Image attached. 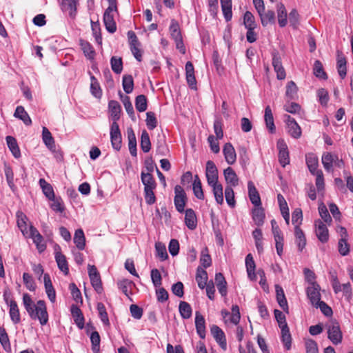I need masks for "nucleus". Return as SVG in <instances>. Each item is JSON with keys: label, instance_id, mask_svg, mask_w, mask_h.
<instances>
[{"label": "nucleus", "instance_id": "nucleus-29", "mask_svg": "<svg viewBox=\"0 0 353 353\" xmlns=\"http://www.w3.org/2000/svg\"><path fill=\"white\" fill-rule=\"evenodd\" d=\"M71 313L77 325L82 329L84 327V317L81 310L77 306L72 305Z\"/></svg>", "mask_w": 353, "mask_h": 353}, {"label": "nucleus", "instance_id": "nucleus-14", "mask_svg": "<svg viewBox=\"0 0 353 353\" xmlns=\"http://www.w3.org/2000/svg\"><path fill=\"white\" fill-rule=\"evenodd\" d=\"M210 332L216 341L219 344L223 350H226L227 343L224 332L217 325H212Z\"/></svg>", "mask_w": 353, "mask_h": 353}, {"label": "nucleus", "instance_id": "nucleus-33", "mask_svg": "<svg viewBox=\"0 0 353 353\" xmlns=\"http://www.w3.org/2000/svg\"><path fill=\"white\" fill-rule=\"evenodd\" d=\"M294 235L298 249L300 252H302L306 245V239L300 227L294 228Z\"/></svg>", "mask_w": 353, "mask_h": 353}, {"label": "nucleus", "instance_id": "nucleus-40", "mask_svg": "<svg viewBox=\"0 0 353 353\" xmlns=\"http://www.w3.org/2000/svg\"><path fill=\"white\" fill-rule=\"evenodd\" d=\"M39 183L45 196L49 200L54 199L55 195L52 185L44 179H40Z\"/></svg>", "mask_w": 353, "mask_h": 353}, {"label": "nucleus", "instance_id": "nucleus-56", "mask_svg": "<svg viewBox=\"0 0 353 353\" xmlns=\"http://www.w3.org/2000/svg\"><path fill=\"white\" fill-rule=\"evenodd\" d=\"M281 330V341L284 345L285 348L289 350L291 348L292 337L290 333L289 328H283Z\"/></svg>", "mask_w": 353, "mask_h": 353}, {"label": "nucleus", "instance_id": "nucleus-5", "mask_svg": "<svg viewBox=\"0 0 353 353\" xmlns=\"http://www.w3.org/2000/svg\"><path fill=\"white\" fill-rule=\"evenodd\" d=\"M284 117L288 134L294 139H299L302 134L301 128L299 125L290 115L286 114Z\"/></svg>", "mask_w": 353, "mask_h": 353}, {"label": "nucleus", "instance_id": "nucleus-12", "mask_svg": "<svg viewBox=\"0 0 353 353\" xmlns=\"http://www.w3.org/2000/svg\"><path fill=\"white\" fill-rule=\"evenodd\" d=\"M272 65L276 73V78L279 80H283L286 77L285 70L282 65L281 57L277 52L272 54Z\"/></svg>", "mask_w": 353, "mask_h": 353}, {"label": "nucleus", "instance_id": "nucleus-23", "mask_svg": "<svg viewBox=\"0 0 353 353\" xmlns=\"http://www.w3.org/2000/svg\"><path fill=\"white\" fill-rule=\"evenodd\" d=\"M214 280L219 293L223 296H226L228 292L227 282L223 274L221 272L216 273L215 274Z\"/></svg>", "mask_w": 353, "mask_h": 353}, {"label": "nucleus", "instance_id": "nucleus-42", "mask_svg": "<svg viewBox=\"0 0 353 353\" xmlns=\"http://www.w3.org/2000/svg\"><path fill=\"white\" fill-rule=\"evenodd\" d=\"M141 179L142 183L144 185V189L156 188V181L150 173H145L144 172H142L141 174Z\"/></svg>", "mask_w": 353, "mask_h": 353}, {"label": "nucleus", "instance_id": "nucleus-52", "mask_svg": "<svg viewBox=\"0 0 353 353\" xmlns=\"http://www.w3.org/2000/svg\"><path fill=\"white\" fill-rule=\"evenodd\" d=\"M170 32L172 38L174 41L182 39L179 25L178 22L174 19H172L171 21V24L170 26Z\"/></svg>", "mask_w": 353, "mask_h": 353}, {"label": "nucleus", "instance_id": "nucleus-2", "mask_svg": "<svg viewBox=\"0 0 353 353\" xmlns=\"http://www.w3.org/2000/svg\"><path fill=\"white\" fill-rule=\"evenodd\" d=\"M107 1L109 3V6L104 12L103 22L106 30L110 33H114L117 30V26L112 12L117 11V1L116 0Z\"/></svg>", "mask_w": 353, "mask_h": 353}, {"label": "nucleus", "instance_id": "nucleus-11", "mask_svg": "<svg viewBox=\"0 0 353 353\" xmlns=\"http://www.w3.org/2000/svg\"><path fill=\"white\" fill-rule=\"evenodd\" d=\"M306 293L312 305L321 301L320 286L318 283H312L307 288Z\"/></svg>", "mask_w": 353, "mask_h": 353}, {"label": "nucleus", "instance_id": "nucleus-10", "mask_svg": "<svg viewBox=\"0 0 353 353\" xmlns=\"http://www.w3.org/2000/svg\"><path fill=\"white\" fill-rule=\"evenodd\" d=\"M30 237L32 239L34 243L39 252H43L46 248V245L43 243V238L37 229L32 225L30 227Z\"/></svg>", "mask_w": 353, "mask_h": 353}, {"label": "nucleus", "instance_id": "nucleus-20", "mask_svg": "<svg viewBox=\"0 0 353 353\" xmlns=\"http://www.w3.org/2000/svg\"><path fill=\"white\" fill-rule=\"evenodd\" d=\"M185 74L189 86L192 89L196 88V81L194 76V69L190 61H188L185 64Z\"/></svg>", "mask_w": 353, "mask_h": 353}, {"label": "nucleus", "instance_id": "nucleus-58", "mask_svg": "<svg viewBox=\"0 0 353 353\" xmlns=\"http://www.w3.org/2000/svg\"><path fill=\"white\" fill-rule=\"evenodd\" d=\"M225 201L229 206L234 208L236 201L234 199V192L231 186H226L225 188Z\"/></svg>", "mask_w": 353, "mask_h": 353}, {"label": "nucleus", "instance_id": "nucleus-15", "mask_svg": "<svg viewBox=\"0 0 353 353\" xmlns=\"http://www.w3.org/2000/svg\"><path fill=\"white\" fill-rule=\"evenodd\" d=\"M248 194L250 201L255 207H259L261 205V198L259 194L256 189L252 181L248 183Z\"/></svg>", "mask_w": 353, "mask_h": 353}, {"label": "nucleus", "instance_id": "nucleus-28", "mask_svg": "<svg viewBox=\"0 0 353 353\" xmlns=\"http://www.w3.org/2000/svg\"><path fill=\"white\" fill-rule=\"evenodd\" d=\"M261 24L263 27L267 26L269 23H275V14L274 12L272 10H268L267 12L263 10L261 13H258Z\"/></svg>", "mask_w": 353, "mask_h": 353}, {"label": "nucleus", "instance_id": "nucleus-8", "mask_svg": "<svg viewBox=\"0 0 353 353\" xmlns=\"http://www.w3.org/2000/svg\"><path fill=\"white\" fill-rule=\"evenodd\" d=\"M55 260L59 269L63 272L65 275L69 273V268L65 256L61 253V248L59 245H54Z\"/></svg>", "mask_w": 353, "mask_h": 353}, {"label": "nucleus", "instance_id": "nucleus-55", "mask_svg": "<svg viewBox=\"0 0 353 353\" xmlns=\"http://www.w3.org/2000/svg\"><path fill=\"white\" fill-rule=\"evenodd\" d=\"M313 73L317 78L323 79H327V76L323 70V65L319 60H316L314 62Z\"/></svg>", "mask_w": 353, "mask_h": 353}, {"label": "nucleus", "instance_id": "nucleus-64", "mask_svg": "<svg viewBox=\"0 0 353 353\" xmlns=\"http://www.w3.org/2000/svg\"><path fill=\"white\" fill-rule=\"evenodd\" d=\"M305 347L306 353H319L317 343L313 339H306Z\"/></svg>", "mask_w": 353, "mask_h": 353}, {"label": "nucleus", "instance_id": "nucleus-57", "mask_svg": "<svg viewBox=\"0 0 353 353\" xmlns=\"http://www.w3.org/2000/svg\"><path fill=\"white\" fill-rule=\"evenodd\" d=\"M111 68L116 74H120L123 70V61L121 57H112L110 59Z\"/></svg>", "mask_w": 353, "mask_h": 353}, {"label": "nucleus", "instance_id": "nucleus-4", "mask_svg": "<svg viewBox=\"0 0 353 353\" xmlns=\"http://www.w3.org/2000/svg\"><path fill=\"white\" fill-rule=\"evenodd\" d=\"M174 203L176 209L179 212L182 213L185 211V205L187 201L185 192L181 185H176L174 187Z\"/></svg>", "mask_w": 353, "mask_h": 353}, {"label": "nucleus", "instance_id": "nucleus-37", "mask_svg": "<svg viewBox=\"0 0 353 353\" xmlns=\"http://www.w3.org/2000/svg\"><path fill=\"white\" fill-rule=\"evenodd\" d=\"M196 281L198 286L201 289H204L208 283L207 272L203 268L199 267L196 270Z\"/></svg>", "mask_w": 353, "mask_h": 353}, {"label": "nucleus", "instance_id": "nucleus-48", "mask_svg": "<svg viewBox=\"0 0 353 353\" xmlns=\"http://www.w3.org/2000/svg\"><path fill=\"white\" fill-rule=\"evenodd\" d=\"M17 225L21 232L25 235L28 234V218L27 216L21 212H18L17 214Z\"/></svg>", "mask_w": 353, "mask_h": 353}, {"label": "nucleus", "instance_id": "nucleus-46", "mask_svg": "<svg viewBox=\"0 0 353 353\" xmlns=\"http://www.w3.org/2000/svg\"><path fill=\"white\" fill-rule=\"evenodd\" d=\"M265 214L263 208L259 206L254 208L252 211V219L255 224L258 226L262 225L264 222Z\"/></svg>", "mask_w": 353, "mask_h": 353}, {"label": "nucleus", "instance_id": "nucleus-31", "mask_svg": "<svg viewBox=\"0 0 353 353\" xmlns=\"http://www.w3.org/2000/svg\"><path fill=\"white\" fill-rule=\"evenodd\" d=\"M185 214V223L186 226L194 230L196 227V217L194 211L192 209H187Z\"/></svg>", "mask_w": 353, "mask_h": 353}, {"label": "nucleus", "instance_id": "nucleus-41", "mask_svg": "<svg viewBox=\"0 0 353 353\" xmlns=\"http://www.w3.org/2000/svg\"><path fill=\"white\" fill-rule=\"evenodd\" d=\"M210 186L212 188V192L216 203L220 205L223 204L224 200L222 185L218 182L214 184L210 185Z\"/></svg>", "mask_w": 353, "mask_h": 353}, {"label": "nucleus", "instance_id": "nucleus-39", "mask_svg": "<svg viewBox=\"0 0 353 353\" xmlns=\"http://www.w3.org/2000/svg\"><path fill=\"white\" fill-rule=\"evenodd\" d=\"M14 116L23 121L25 125H30L32 120L23 106H17Z\"/></svg>", "mask_w": 353, "mask_h": 353}, {"label": "nucleus", "instance_id": "nucleus-27", "mask_svg": "<svg viewBox=\"0 0 353 353\" xmlns=\"http://www.w3.org/2000/svg\"><path fill=\"white\" fill-rule=\"evenodd\" d=\"M129 151L132 156H137V139L132 128H129L127 130Z\"/></svg>", "mask_w": 353, "mask_h": 353}, {"label": "nucleus", "instance_id": "nucleus-30", "mask_svg": "<svg viewBox=\"0 0 353 353\" xmlns=\"http://www.w3.org/2000/svg\"><path fill=\"white\" fill-rule=\"evenodd\" d=\"M4 173L9 188L11 189L12 192L14 193L17 188L14 184V172L12 168L9 165H4Z\"/></svg>", "mask_w": 353, "mask_h": 353}, {"label": "nucleus", "instance_id": "nucleus-6", "mask_svg": "<svg viewBox=\"0 0 353 353\" xmlns=\"http://www.w3.org/2000/svg\"><path fill=\"white\" fill-rule=\"evenodd\" d=\"M110 139L113 148L119 150L121 148V134L117 122H112L111 125Z\"/></svg>", "mask_w": 353, "mask_h": 353}, {"label": "nucleus", "instance_id": "nucleus-7", "mask_svg": "<svg viewBox=\"0 0 353 353\" xmlns=\"http://www.w3.org/2000/svg\"><path fill=\"white\" fill-rule=\"evenodd\" d=\"M277 148L279 150V161L282 167H285L290 163V157L288 146L283 139H279L277 141Z\"/></svg>", "mask_w": 353, "mask_h": 353}, {"label": "nucleus", "instance_id": "nucleus-51", "mask_svg": "<svg viewBox=\"0 0 353 353\" xmlns=\"http://www.w3.org/2000/svg\"><path fill=\"white\" fill-rule=\"evenodd\" d=\"M298 88L293 81L287 83L285 96L290 99H295L297 97Z\"/></svg>", "mask_w": 353, "mask_h": 353}, {"label": "nucleus", "instance_id": "nucleus-49", "mask_svg": "<svg viewBox=\"0 0 353 353\" xmlns=\"http://www.w3.org/2000/svg\"><path fill=\"white\" fill-rule=\"evenodd\" d=\"M122 85L125 93L130 94L134 89V80L132 75L125 74L123 76Z\"/></svg>", "mask_w": 353, "mask_h": 353}, {"label": "nucleus", "instance_id": "nucleus-50", "mask_svg": "<svg viewBox=\"0 0 353 353\" xmlns=\"http://www.w3.org/2000/svg\"><path fill=\"white\" fill-rule=\"evenodd\" d=\"M336 155L327 152L322 156V163L325 170L330 171Z\"/></svg>", "mask_w": 353, "mask_h": 353}, {"label": "nucleus", "instance_id": "nucleus-1", "mask_svg": "<svg viewBox=\"0 0 353 353\" xmlns=\"http://www.w3.org/2000/svg\"><path fill=\"white\" fill-rule=\"evenodd\" d=\"M28 314L33 320H39L41 325L47 324L48 321V314L46 305L44 301H38L34 307L32 308Z\"/></svg>", "mask_w": 353, "mask_h": 353}, {"label": "nucleus", "instance_id": "nucleus-36", "mask_svg": "<svg viewBox=\"0 0 353 353\" xmlns=\"http://www.w3.org/2000/svg\"><path fill=\"white\" fill-rule=\"evenodd\" d=\"M73 240L79 250H84L85 246V238L82 229H78L75 231Z\"/></svg>", "mask_w": 353, "mask_h": 353}, {"label": "nucleus", "instance_id": "nucleus-63", "mask_svg": "<svg viewBox=\"0 0 353 353\" xmlns=\"http://www.w3.org/2000/svg\"><path fill=\"white\" fill-rule=\"evenodd\" d=\"M91 84H90V90L92 94L97 98H100L101 96V90L99 86V84L97 80V79L92 76L91 78Z\"/></svg>", "mask_w": 353, "mask_h": 353}, {"label": "nucleus", "instance_id": "nucleus-32", "mask_svg": "<svg viewBox=\"0 0 353 353\" xmlns=\"http://www.w3.org/2000/svg\"><path fill=\"white\" fill-rule=\"evenodd\" d=\"M10 310L9 314L12 321L17 324L20 322V313L17 302L14 300H10Z\"/></svg>", "mask_w": 353, "mask_h": 353}, {"label": "nucleus", "instance_id": "nucleus-38", "mask_svg": "<svg viewBox=\"0 0 353 353\" xmlns=\"http://www.w3.org/2000/svg\"><path fill=\"white\" fill-rule=\"evenodd\" d=\"M306 163L310 172L312 174H315L319 170L317 169L319 161L318 158L313 154H308L305 157Z\"/></svg>", "mask_w": 353, "mask_h": 353}, {"label": "nucleus", "instance_id": "nucleus-62", "mask_svg": "<svg viewBox=\"0 0 353 353\" xmlns=\"http://www.w3.org/2000/svg\"><path fill=\"white\" fill-rule=\"evenodd\" d=\"M0 343L7 352L10 351L11 347L8 336L4 328L0 327Z\"/></svg>", "mask_w": 353, "mask_h": 353}, {"label": "nucleus", "instance_id": "nucleus-3", "mask_svg": "<svg viewBox=\"0 0 353 353\" xmlns=\"http://www.w3.org/2000/svg\"><path fill=\"white\" fill-rule=\"evenodd\" d=\"M327 330V337L334 345L340 344L342 342L343 334L339 323L331 321L325 325Z\"/></svg>", "mask_w": 353, "mask_h": 353}, {"label": "nucleus", "instance_id": "nucleus-59", "mask_svg": "<svg viewBox=\"0 0 353 353\" xmlns=\"http://www.w3.org/2000/svg\"><path fill=\"white\" fill-rule=\"evenodd\" d=\"M135 106L139 112H144L147 109V99L143 94L139 95L135 99Z\"/></svg>", "mask_w": 353, "mask_h": 353}, {"label": "nucleus", "instance_id": "nucleus-60", "mask_svg": "<svg viewBox=\"0 0 353 353\" xmlns=\"http://www.w3.org/2000/svg\"><path fill=\"white\" fill-rule=\"evenodd\" d=\"M155 250L157 252V256L161 260L165 261L168 259V255L167 253V250L165 246L163 243L161 242H157L155 243Z\"/></svg>", "mask_w": 353, "mask_h": 353}, {"label": "nucleus", "instance_id": "nucleus-16", "mask_svg": "<svg viewBox=\"0 0 353 353\" xmlns=\"http://www.w3.org/2000/svg\"><path fill=\"white\" fill-rule=\"evenodd\" d=\"M205 321L203 316L199 312L195 313V326L196 332L201 339L205 337Z\"/></svg>", "mask_w": 353, "mask_h": 353}, {"label": "nucleus", "instance_id": "nucleus-35", "mask_svg": "<svg viewBox=\"0 0 353 353\" xmlns=\"http://www.w3.org/2000/svg\"><path fill=\"white\" fill-rule=\"evenodd\" d=\"M109 109L113 122H117L120 118V113L121 110L120 104L116 101H110L109 102Z\"/></svg>", "mask_w": 353, "mask_h": 353}, {"label": "nucleus", "instance_id": "nucleus-25", "mask_svg": "<svg viewBox=\"0 0 353 353\" xmlns=\"http://www.w3.org/2000/svg\"><path fill=\"white\" fill-rule=\"evenodd\" d=\"M46 292L48 299L52 303H54L56 300V292L52 286L50 276L45 274L43 276Z\"/></svg>", "mask_w": 353, "mask_h": 353}, {"label": "nucleus", "instance_id": "nucleus-26", "mask_svg": "<svg viewBox=\"0 0 353 353\" xmlns=\"http://www.w3.org/2000/svg\"><path fill=\"white\" fill-rule=\"evenodd\" d=\"M276 300L279 306L286 312H288V302L283 288L279 285H275Z\"/></svg>", "mask_w": 353, "mask_h": 353}, {"label": "nucleus", "instance_id": "nucleus-22", "mask_svg": "<svg viewBox=\"0 0 353 353\" xmlns=\"http://www.w3.org/2000/svg\"><path fill=\"white\" fill-rule=\"evenodd\" d=\"M42 138L46 147L52 152H55L56 146L54 138L52 137L50 132L46 127H43Z\"/></svg>", "mask_w": 353, "mask_h": 353}, {"label": "nucleus", "instance_id": "nucleus-54", "mask_svg": "<svg viewBox=\"0 0 353 353\" xmlns=\"http://www.w3.org/2000/svg\"><path fill=\"white\" fill-rule=\"evenodd\" d=\"M141 148L144 152H148L151 148L150 137L146 130H143L141 133Z\"/></svg>", "mask_w": 353, "mask_h": 353}, {"label": "nucleus", "instance_id": "nucleus-47", "mask_svg": "<svg viewBox=\"0 0 353 353\" xmlns=\"http://www.w3.org/2000/svg\"><path fill=\"white\" fill-rule=\"evenodd\" d=\"M179 310L181 317L184 319H188L192 316V307L187 302L181 301L179 305Z\"/></svg>", "mask_w": 353, "mask_h": 353}, {"label": "nucleus", "instance_id": "nucleus-53", "mask_svg": "<svg viewBox=\"0 0 353 353\" xmlns=\"http://www.w3.org/2000/svg\"><path fill=\"white\" fill-rule=\"evenodd\" d=\"M243 23L246 29H255L256 23L254 15L250 12L246 11L243 16Z\"/></svg>", "mask_w": 353, "mask_h": 353}, {"label": "nucleus", "instance_id": "nucleus-44", "mask_svg": "<svg viewBox=\"0 0 353 353\" xmlns=\"http://www.w3.org/2000/svg\"><path fill=\"white\" fill-rule=\"evenodd\" d=\"M80 46L84 55L89 59H94L95 52L91 44L86 41L81 40Z\"/></svg>", "mask_w": 353, "mask_h": 353}, {"label": "nucleus", "instance_id": "nucleus-21", "mask_svg": "<svg viewBox=\"0 0 353 353\" xmlns=\"http://www.w3.org/2000/svg\"><path fill=\"white\" fill-rule=\"evenodd\" d=\"M223 174L226 182L230 184L228 186L235 187L239 184V178L234 170L228 167L223 171Z\"/></svg>", "mask_w": 353, "mask_h": 353}, {"label": "nucleus", "instance_id": "nucleus-19", "mask_svg": "<svg viewBox=\"0 0 353 353\" xmlns=\"http://www.w3.org/2000/svg\"><path fill=\"white\" fill-rule=\"evenodd\" d=\"M245 266L248 278L251 281H255L256 279L255 274L256 265L251 254H248L245 257Z\"/></svg>", "mask_w": 353, "mask_h": 353}, {"label": "nucleus", "instance_id": "nucleus-24", "mask_svg": "<svg viewBox=\"0 0 353 353\" xmlns=\"http://www.w3.org/2000/svg\"><path fill=\"white\" fill-rule=\"evenodd\" d=\"M264 120L269 132L272 134L276 132V128L274 122V117L272 110L269 105L265 109Z\"/></svg>", "mask_w": 353, "mask_h": 353}, {"label": "nucleus", "instance_id": "nucleus-9", "mask_svg": "<svg viewBox=\"0 0 353 353\" xmlns=\"http://www.w3.org/2000/svg\"><path fill=\"white\" fill-rule=\"evenodd\" d=\"M205 176L209 185L218 183V170L215 164L211 161H208L206 163Z\"/></svg>", "mask_w": 353, "mask_h": 353}, {"label": "nucleus", "instance_id": "nucleus-61", "mask_svg": "<svg viewBox=\"0 0 353 353\" xmlns=\"http://www.w3.org/2000/svg\"><path fill=\"white\" fill-rule=\"evenodd\" d=\"M97 310L99 312V317L103 323L105 325H109L110 321L104 304L102 303H98Z\"/></svg>", "mask_w": 353, "mask_h": 353}, {"label": "nucleus", "instance_id": "nucleus-17", "mask_svg": "<svg viewBox=\"0 0 353 353\" xmlns=\"http://www.w3.org/2000/svg\"><path fill=\"white\" fill-rule=\"evenodd\" d=\"M223 152L225 161L228 164L232 165L235 163L236 159V154L233 145L230 143H227L225 144L223 149Z\"/></svg>", "mask_w": 353, "mask_h": 353}, {"label": "nucleus", "instance_id": "nucleus-18", "mask_svg": "<svg viewBox=\"0 0 353 353\" xmlns=\"http://www.w3.org/2000/svg\"><path fill=\"white\" fill-rule=\"evenodd\" d=\"M77 1L74 0H62L61 8L63 12H68L71 18H74L77 12Z\"/></svg>", "mask_w": 353, "mask_h": 353}, {"label": "nucleus", "instance_id": "nucleus-45", "mask_svg": "<svg viewBox=\"0 0 353 353\" xmlns=\"http://www.w3.org/2000/svg\"><path fill=\"white\" fill-rule=\"evenodd\" d=\"M120 98L123 103V105L125 107V109L127 112V113L129 114V116L131 117L132 120L135 119L134 117V111L132 106V104L130 101V97L126 95H123L122 93L120 92Z\"/></svg>", "mask_w": 353, "mask_h": 353}, {"label": "nucleus", "instance_id": "nucleus-43", "mask_svg": "<svg viewBox=\"0 0 353 353\" xmlns=\"http://www.w3.org/2000/svg\"><path fill=\"white\" fill-rule=\"evenodd\" d=\"M192 185V190L194 196L199 199L203 200L204 194L202 189L201 182L198 175L194 176Z\"/></svg>", "mask_w": 353, "mask_h": 353}, {"label": "nucleus", "instance_id": "nucleus-34", "mask_svg": "<svg viewBox=\"0 0 353 353\" xmlns=\"http://www.w3.org/2000/svg\"><path fill=\"white\" fill-rule=\"evenodd\" d=\"M6 139L8 147L13 156L15 158H19L21 157V152L16 139L11 136H7Z\"/></svg>", "mask_w": 353, "mask_h": 353}, {"label": "nucleus", "instance_id": "nucleus-13", "mask_svg": "<svg viewBox=\"0 0 353 353\" xmlns=\"http://www.w3.org/2000/svg\"><path fill=\"white\" fill-rule=\"evenodd\" d=\"M316 234L319 240L322 243H325L328 241L329 233L325 224L321 220H317L315 222Z\"/></svg>", "mask_w": 353, "mask_h": 353}]
</instances>
